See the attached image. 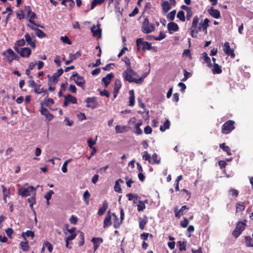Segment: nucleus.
I'll use <instances>...</instances> for the list:
<instances>
[{"mask_svg":"<svg viewBox=\"0 0 253 253\" xmlns=\"http://www.w3.org/2000/svg\"><path fill=\"white\" fill-rule=\"evenodd\" d=\"M210 20L205 18L204 21L199 22V18L197 15L194 17L190 28L191 36L193 38L197 37V34L201 31H203L205 35L208 33L207 28L209 27Z\"/></svg>","mask_w":253,"mask_h":253,"instance_id":"obj_1","label":"nucleus"},{"mask_svg":"<svg viewBox=\"0 0 253 253\" xmlns=\"http://www.w3.org/2000/svg\"><path fill=\"white\" fill-rule=\"evenodd\" d=\"M18 194L22 197H27L31 195H35L36 189L33 186H28V187L20 188L18 190Z\"/></svg>","mask_w":253,"mask_h":253,"instance_id":"obj_2","label":"nucleus"},{"mask_svg":"<svg viewBox=\"0 0 253 253\" xmlns=\"http://www.w3.org/2000/svg\"><path fill=\"white\" fill-rule=\"evenodd\" d=\"M235 122L232 120H228L222 126V132L224 134L230 133L234 128Z\"/></svg>","mask_w":253,"mask_h":253,"instance_id":"obj_3","label":"nucleus"},{"mask_svg":"<svg viewBox=\"0 0 253 253\" xmlns=\"http://www.w3.org/2000/svg\"><path fill=\"white\" fill-rule=\"evenodd\" d=\"M142 31L144 33L148 34L154 30V26L150 24L148 18H145L142 25Z\"/></svg>","mask_w":253,"mask_h":253,"instance_id":"obj_4","label":"nucleus"},{"mask_svg":"<svg viewBox=\"0 0 253 253\" xmlns=\"http://www.w3.org/2000/svg\"><path fill=\"white\" fill-rule=\"evenodd\" d=\"M14 49L22 57H29L31 54V50L28 47H23L20 49L17 46H14Z\"/></svg>","mask_w":253,"mask_h":253,"instance_id":"obj_5","label":"nucleus"},{"mask_svg":"<svg viewBox=\"0 0 253 253\" xmlns=\"http://www.w3.org/2000/svg\"><path fill=\"white\" fill-rule=\"evenodd\" d=\"M70 79L74 80L77 85L83 88L85 83L84 79L83 77L79 76L77 72L73 73L72 76L70 77Z\"/></svg>","mask_w":253,"mask_h":253,"instance_id":"obj_6","label":"nucleus"},{"mask_svg":"<svg viewBox=\"0 0 253 253\" xmlns=\"http://www.w3.org/2000/svg\"><path fill=\"white\" fill-rule=\"evenodd\" d=\"M3 55L8 58L9 63H11L13 60H18V55L11 49L8 48L5 51L3 52Z\"/></svg>","mask_w":253,"mask_h":253,"instance_id":"obj_7","label":"nucleus"},{"mask_svg":"<svg viewBox=\"0 0 253 253\" xmlns=\"http://www.w3.org/2000/svg\"><path fill=\"white\" fill-rule=\"evenodd\" d=\"M245 223L243 222H239L235 230L233 232V235L235 237H238L242 233L243 231L245 229Z\"/></svg>","mask_w":253,"mask_h":253,"instance_id":"obj_8","label":"nucleus"},{"mask_svg":"<svg viewBox=\"0 0 253 253\" xmlns=\"http://www.w3.org/2000/svg\"><path fill=\"white\" fill-rule=\"evenodd\" d=\"M85 102L86 103V107L87 108L94 109L97 106V102L95 97H87L85 99Z\"/></svg>","mask_w":253,"mask_h":253,"instance_id":"obj_9","label":"nucleus"},{"mask_svg":"<svg viewBox=\"0 0 253 253\" xmlns=\"http://www.w3.org/2000/svg\"><path fill=\"white\" fill-rule=\"evenodd\" d=\"M223 51L227 55H230L233 58L235 57L234 50L230 48L229 43L227 42H225L223 45Z\"/></svg>","mask_w":253,"mask_h":253,"instance_id":"obj_10","label":"nucleus"},{"mask_svg":"<svg viewBox=\"0 0 253 253\" xmlns=\"http://www.w3.org/2000/svg\"><path fill=\"white\" fill-rule=\"evenodd\" d=\"M25 41L28 45H30L31 47L35 48L36 47L35 37L31 36L29 34L27 33L25 35Z\"/></svg>","mask_w":253,"mask_h":253,"instance_id":"obj_11","label":"nucleus"},{"mask_svg":"<svg viewBox=\"0 0 253 253\" xmlns=\"http://www.w3.org/2000/svg\"><path fill=\"white\" fill-rule=\"evenodd\" d=\"M123 77L124 80L129 83H135L138 84V81L137 78H133L131 74H127V72L123 73Z\"/></svg>","mask_w":253,"mask_h":253,"instance_id":"obj_12","label":"nucleus"},{"mask_svg":"<svg viewBox=\"0 0 253 253\" xmlns=\"http://www.w3.org/2000/svg\"><path fill=\"white\" fill-rule=\"evenodd\" d=\"M100 24H98L96 26H93L91 28V31L94 37L98 36L99 38H101V30L100 28Z\"/></svg>","mask_w":253,"mask_h":253,"instance_id":"obj_13","label":"nucleus"},{"mask_svg":"<svg viewBox=\"0 0 253 253\" xmlns=\"http://www.w3.org/2000/svg\"><path fill=\"white\" fill-rule=\"evenodd\" d=\"M208 12L211 16L214 18L218 19L221 17L220 11L212 7H211L210 8L208 9Z\"/></svg>","mask_w":253,"mask_h":253,"instance_id":"obj_14","label":"nucleus"},{"mask_svg":"<svg viewBox=\"0 0 253 253\" xmlns=\"http://www.w3.org/2000/svg\"><path fill=\"white\" fill-rule=\"evenodd\" d=\"M112 224L111 222V215L110 211L107 212V215L104 219L103 222V227L104 228H107L110 226Z\"/></svg>","mask_w":253,"mask_h":253,"instance_id":"obj_15","label":"nucleus"},{"mask_svg":"<svg viewBox=\"0 0 253 253\" xmlns=\"http://www.w3.org/2000/svg\"><path fill=\"white\" fill-rule=\"evenodd\" d=\"M34 92L37 94L43 93V96L46 95L47 97L48 95L47 92V90L43 87H42L41 84L37 85V86L34 88Z\"/></svg>","mask_w":253,"mask_h":253,"instance_id":"obj_16","label":"nucleus"},{"mask_svg":"<svg viewBox=\"0 0 253 253\" xmlns=\"http://www.w3.org/2000/svg\"><path fill=\"white\" fill-rule=\"evenodd\" d=\"M168 29L169 33L170 34H172L178 30V26L176 23L173 22H171L168 24Z\"/></svg>","mask_w":253,"mask_h":253,"instance_id":"obj_17","label":"nucleus"},{"mask_svg":"<svg viewBox=\"0 0 253 253\" xmlns=\"http://www.w3.org/2000/svg\"><path fill=\"white\" fill-rule=\"evenodd\" d=\"M63 70L62 68L58 69L57 72L53 74L51 77V79L55 83H56L58 81V78L63 74Z\"/></svg>","mask_w":253,"mask_h":253,"instance_id":"obj_18","label":"nucleus"},{"mask_svg":"<svg viewBox=\"0 0 253 253\" xmlns=\"http://www.w3.org/2000/svg\"><path fill=\"white\" fill-rule=\"evenodd\" d=\"M41 114L44 115L48 121L51 120L53 118V115H52L48 111V110L45 108L41 107Z\"/></svg>","mask_w":253,"mask_h":253,"instance_id":"obj_19","label":"nucleus"},{"mask_svg":"<svg viewBox=\"0 0 253 253\" xmlns=\"http://www.w3.org/2000/svg\"><path fill=\"white\" fill-rule=\"evenodd\" d=\"M161 5L163 7V13L166 15L171 8L170 4L168 1H164L162 3Z\"/></svg>","mask_w":253,"mask_h":253,"instance_id":"obj_20","label":"nucleus"},{"mask_svg":"<svg viewBox=\"0 0 253 253\" xmlns=\"http://www.w3.org/2000/svg\"><path fill=\"white\" fill-rule=\"evenodd\" d=\"M142 122L141 121H139V122L134 124V133H136L138 135H140L142 134V130L140 128V126L142 125Z\"/></svg>","mask_w":253,"mask_h":253,"instance_id":"obj_21","label":"nucleus"},{"mask_svg":"<svg viewBox=\"0 0 253 253\" xmlns=\"http://www.w3.org/2000/svg\"><path fill=\"white\" fill-rule=\"evenodd\" d=\"M123 183H124V181L121 179H119L116 181L114 186V190L116 192L119 193H122V190L121 189L120 184Z\"/></svg>","mask_w":253,"mask_h":253,"instance_id":"obj_22","label":"nucleus"},{"mask_svg":"<svg viewBox=\"0 0 253 253\" xmlns=\"http://www.w3.org/2000/svg\"><path fill=\"white\" fill-rule=\"evenodd\" d=\"M91 241L93 243V248L94 251H96L99 246L100 243L103 242V240L101 238H93Z\"/></svg>","mask_w":253,"mask_h":253,"instance_id":"obj_23","label":"nucleus"},{"mask_svg":"<svg viewBox=\"0 0 253 253\" xmlns=\"http://www.w3.org/2000/svg\"><path fill=\"white\" fill-rule=\"evenodd\" d=\"M161 162L160 158L158 157V156L156 153H154L151 157V160H150V163L154 164H159Z\"/></svg>","mask_w":253,"mask_h":253,"instance_id":"obj_24","label":"nucleus"},{"mask_svg":"<svg viewBox=\"0 0 253 253\" xmlns=\"http://www.w3.org/2000/svg\"><path fill=\"white\" fill-rule=\"evenodd\" d=\"M113 77V74L112 73H110L108 74L106 77L102 78V81L104 83L105 87L108 86Z\"/></svg>","mask_w":253,"mask_h":253,"instance_id":"obj_25","label":"nucleus"},{"mask_svg":"<svg viewBox=\"0 0 253 253\" xmlns=\"http://www.w3.org/2000/svg\"><path fill=\"white\" fill-rule=\"evenodd\" d=\"M108 207V203L106 201H104L103 202V205L101 208L99 209V210L98 211V214L99 215H102L104 214V213L105 212V211L107 210V208Z\"/></svg>","mask_w":253,"mask_h":253,"instance_id":"obj_26","label":"nucleus"},{"mask_svg":"<svg viewBox=\"0 0 253 253\" xmlns=\"http://www.w3.org/2000/svg\"><path fill=\"white\" fill-rule=\"evenodd\" d=\"M138 220L139 228L143 230L144 228L145 225L147 223V217L145 216L144 218L139 217Z\"/></svg>","mask_w":253,"mask_h":253,"instance_id":"obj_27","label":"nucleus"},{"mask_svg":"<svg viewBox=\"0 0 253 253\" xmlns=\"http://www.w3.org/2000/svg\"><path fill=\"white\" fill-rule=\"evenodd\" d=\"M129 105L133 106L134 105L135 99H134V93L133 89L129 90Z\"/></svg>","mask_w":253,"mask_h":253,"instance_id":"obj_28","label":"nucleus"},{"mask_svg":"<svg viewBox=\"0 0 253 253\" xmlns=\"http://www.w3.org/2000/svg\"><path fill=\"white\" fill-rule=\"evenodd\" d=\"M219 147L222 149L224 151L227 153L228 155H231V149L228 146L225 145V143H222L219 145Z\"/></svg>","mask_w":253,"mask_h":253,"instance_id":"obj_29","label":"nucleus"},{"mask_svg":"<svg viewBox=\"0 0 253 253\" xmlns=\"http://www.w3.org/2000/svg\"><path fill=\"white\" fill-rule=\"evenodd\" d=\"M213 74H220L222 72V70L220 66L216 63H214L213 67L212 69Z\"/></svg>","mask_w":253,"mask_h":253,"instance_id":"obj_30","label":"nucleus"},{"mask_svg":"<svg viewBox=\"0 0 253 253\" xmlns=\"http://www.w3.org/2000/svg\"><path fill=\"white\" fill-rule=\"evenodd\" d=\"M246 245L247 247H253V239L251 236H246L245 237Z\"/></svg>","mask_w":253,"mask_h":253,"instance_id":"obj_31","label":"nucleus"},{"mask_svg":"<svg viewBox=\"0 0 253 253\" xmlns=\"http://www.w3.org/2000/svg\"><path fill=\"white\" fill-rule=\"evenodd\" d=\"M170 123L169 120H167L163 125L160 126V129L161 131H165L166 129L169 128Z\"/></svg>","mask_w":253,"mask_h":253,"instance_id":"obj_32","label":"nucleus"},{"mask_svg":"<svg viewBox=\"0 0 253 253\" xmlns=\"http://www.w3.org/2000/svg\"><path fill=\"white\" fill-rule=\"evenodd\" d=\"M202 55L205 61L207 63L208 66L210 67H211L212 64L211 63V58L208 56V54L204 52L203 53Z\"/></svg>","mask_w":253,"mask_h":253,"instance_id":"obj_33","label":"nucleus"},{"mask_svg":"<svg viewBox=\"0 0 253 253\" xmlns=\"http://www.w3.org/2000/svg\"><path fill=\"white\" fill-rule=\"evenodd\" d=\"M126 126H119L117 125L115 127V130L117 133H122L126 131Z\"/></svg>","mask_w":253,"mask_h":253,"instance_id":"obj_34","label":"nucleus"},{"mask_svg":"<svg viewBox=\"0 0 253 253\" xmlns=\"http://www.w3.org/2000/svg\"><path fill=\"white\" fill-rule=\"evenodd\" d=\"M1 187L2 189V193H3V201L4 203H6L7 201V197L8 196L9 192L7 190L6 188L4 185H1Z\"/></svg>","mask_w":253,"mask_h":253,"instance_id":"obj_35","label":"nucleus"},{"mask_svg":"<svg viewBox=\"0 0 253 253\" xmlns=\"http://www.w3.org/2000/svg\"><path fill=\"white\" fill-rule=\"evenodd\" d=\"M147 200H146L145 201H139V203L137 205V210L139 211H142L144 209H145L146 207L145 205V203H147Z\"/></svg>","mask_w":253,"mask_h":253,"instance_id":"obj_36","label":"nucleus"},{"mask_svg":"<svg viewBox=\"0 0 253 253\" xmlns=\"http://www.w3.org/2000/svg\"><path fill=\"white\" fill-rule=\"evenodd\" d=\"M65 98L66 99V100L68 101L69 103L70 102L73 104L77 103L76 98L70 94H68V95L65 96Z\"/></svg>","mask_w":253,"mask_h":253,"instance_id":"obj_37","label":"nucleus"},{"mask_svg":"<svg viewBox=\"0 0 253 253\" xmlns=\"http://www.w3.org/2000/svg\"><path fill=\"white\" fill-rule=\"evenodd\" d=\"M22 236L25 238L26 237H31L32 239L34 237V233L31 230H28L22 234Z\"/></svg>","mask_w":253,"mask_h":253,"instance_id":"obj_38","label":"nucleus"},{"mask_svg":"<svg viewBox=\"0 0 253 253\" xmlns=\"http://www.w3.org/2000/svg\"><path fill=\"white\" fill-rule=\"evenodd\" d=\"M177 18L181 21L184 22L185 21V16L184 11L182 10L179 11L177 14Z\"/></svg>","mask_w":253,"mask_h":253,"instance_id":"obj_39","label":"nucleus"},{"mask_svg":"<svg viewBox=\"0 0 253 253\" xmlns=\"http://www.w3.org/2000/svg\"><path fill=\"white\" fill-rule=\"evenodd\" d=\"M20 246L21 247V249L23 251H27L30 247L28 245V241H26V242H21L20 244Z\"/></svg>","mask_w":253,"mask_h":253,"instance_id":"obj_40","label":"nucleus"},{"mask_svg":"<svg viewBox=\"0 0 253 253\" xmlns=\"http://www.w3.org/2000/svg\"><path fill=\"white\" fill-rule=\"evenodd\" d=\"M72 161V159H68L66 161H65L63 165H62V171L64 172V173H66L67 172V166L68 164V163L69 162H70L71 161Z\"/></svg>","mask_w":253,"mask_h":253,"instance_id":"obj_41","label":"nucleus"},{"mask_svg":"<svg viewBox=\"0 0 253 253\" xmlns=\"http://www.w3.org/2000/svg\"><path fill=\"white\" fill-rule=\"evenodd\" d=\"M35 32L36 36L40 38H43L46 36V35L40 29L37 28Z\"/></svg>","mask_w":253,"mask_h":253,"instance_id":"obj_42","label":"nucleus"},{"mask_svg":"<svg viewBox=\"0 0 253 253\" xmlns=\"http://www.w3.org/2000/svg\"><path fill=\"white\" fill-rule=\"evenodd\" d=\"M176 14V10H173L170 11L167 15V18L170 21L174 19Z\"/></svg>","mask_w":253,"mask_h":253,"instance_id":"obj_43","label":"nucleus"},{"mask_svg":"<svg viewBox=\"0 0 253 253\" xmlns=\"http://www.w3.org/2000/svg\"><path fill=\"white\" fill-rule=\"evenodd\" d=\"M79 238L80 239V241L79 243V245L80 246H83L84 243V234L82 232H80V234L79 235Z\"/></svg>","mask_w":253,"mask_h":253,"instance_id":"obj_44","label":"nucleus"},{"mask_svg":"<svg viewBox=\"0 0 253 253\" xmlns=\"http://www.w3.org/2000/svg\"><path fill=\"white\" fill-rule=\"evenodd\" d=\"M113 216L115 217L114 218V227L115 228H118L120 226L121 222H119V220L116 215L113 213L112 214Z\"/></svg>","mask_w":253,"mask_h":253,"instance_id":"obj_45","label":"nucleus"},{"mask_svg":"<svg viewBox=\"0 0 253 253\" xmlns=\"http://www.w3.org/2000/svg\"><path fill=\"white\" fill-rule=\"evenodd\" d=\"M28 202L30 204V207L32 210H33V206L36 203V199L35 197H32L28 199Z\"/></svg>","mask_w":253,"mask_h":253,"instance_id":"obj_46","label":"nucleus"},{"mask_svg":"<svg viewBox=\"0 0 253 253\" xmlns=\"http://www.w3.org/2000/svg\"><path fill=\"white\" fill-rule=\"evenodd\" d=\"M152 48L151 44L149 42H145L142 46V49L143 50H150Z\"/></svg>","mask_w":253,"mask_h":253,"instance_id":"obj_47","label":"nucleus"},{"mask_svg":"<svg viewBox=\"0 0 253 253\" xmlns=\"http://www.w3.org/2000/svg\"><path fill=\"white\" fill-rule=\"evenodd\" d=\"M145 42H144L142 38H139L136 40V45L138 50H140L141 47L143 45Z\"/></svg>","mask_w":253,"mask_h":253,"instance_id":"obj_48","label":"nucleus"},{"mask_svg":"<svg viewBox=\"0 0 253 253\" xmlns=\"http://www.w3.org/2000/svg\"><path fill=\"white\" fill-rule=\"evenodd\" d=\"M46 248L49 252L51 253L53 250L52 246L49 242H45L43 244V249Z\"/></svg>","mask_w":253,"mask_h":253,"instance_id":"obj_49","label":"nucleus"},{"mask_svg":"<svg viewBox=\"0 0 253 253\" xmlns=\"http://www.w3.org/2000/svg\"><path fill=\"white\" fill-rule=\"evenodd\" d=\"M54 103V100L51 98H46L44 100V104L48 107Z\"/></svg>","mask_w":253,"mask_h":253,"instance_id":"obj_50","label":"nucleus"},{"mask_svg":"<svg viewBox=\"0 0 253 253\" xmlns=\"http://www.w3.org/2000/svg\"><path fill=\"white\" fill-rule=\"evenodd\" d=\"M81 56V53L79 51L77 52L75 54L70 53L69 55V58L71 59V60H75L77 57Z\"/></svg>","mask_w":253,"mask_h":253,"instance_id":"obj_51","label":"nucleus"},{"mask_svg":"<svg viewBox=\"0 0 253 253\" xmlns=\"http://www.w3.org/2000/svg\"><path fill=\"white\" fill-rule=\"evenodd\" d=\"M27 26L32 30L36 31L38 27H40L42 28V26H41L37 24L36 23L27 24Z\"/></svg>","mask_w":253,"mask_h":253,"instance_id":"obj_52","label":"nucleus"},{"mask_svg":"<svg viewBox=\"0 0 253 253\" xmlns=\"http://www.w3.org/2000/svg\"><path fill=\"white\" fill-rule=\"evenodd\" d=\"M129 201H132L134 199H138V196L136 194L129 193L126 195Z\"/></svg>","mask_w":253,"mask_h":253,"instance_id":"obj_53","label":"nucleus"},{"mask_svg":"<svg viewBox=\"0 0 253 253\" xmlns=\"http://www.w3.org/2000/svg\"><path fill=\"white\" fill-rule=\"evenodd\" d=\"M189 224V221L188 220L184 217L183 220L181 221L180 222V226L182 227L183 228H186Z\"/></svg>","mask_w":253,"mask_h":253,"instance_id":"obj_54","label":"nucleus"},{"mask_svg":"<svg viewBox=\"0 0 253 253\" xmlns=\"http://www.w3.org/2000/svg\"><path fill=\"white\" fill-rule=\"evenodd\" d=\"M142 158L145 161H148L150 163V160H151V156L149 154L147 151H144L142 155Z\"/></svg>","mask_w":253,"mask_h":253,"instance_id":"obj_55","label":"nucleus"},{"mask_svg":"<svg viewBox=\"0 0 253 253\" xmlns=\"http://www.w3.org/2000/svg\"><path fill=\"white\" fill-rule=\"evenodd\" d=\"M25 44V41L24 39H21L16 42L14 46H22Z\"/></svg>","mask_w":253,"mask_h":253,"instance_id":"obj_56","label":"nucleus"},{"mask_svg":"<svg viewBox=\"0 0 253 253\" xmlns=\"http://www.w3.org/2000/svg\"><path fill=\"white\" fill-rule=\"evenodd\" d=\"M149 73V71L145 72L143 74L141 78H138L137 80H140V81H138V84H142L144 79L148 76Z\"/></svg>","mask_w":253,"mask_h":253,"instance_id":"obj_57","label":"nucleus"},{"mask_svg":"<svg viewBox=\"0 0 253 253\" xmlns=\"http://www.w3.org/2000/svg\"><path fill=\"white\" fill-rule=\"evenodd\" d=\"M228 192L230 195L235 197H237L239 194L238 191L235 189H230Z\"/></svg>","mask_w":253,"mask_h":253,"instance_id":"obj_58","label":"nucleus"},{"mask_svg":"<svg viewBox=\"0 0 253 253\" xmlns=\"http://www.w3.org/2000/svg\"><path fill=\"white\" fill-rule=\"evenodd\" d=\"M237 211L239 210L240 211H243L245 209V207L243 203L238 202L236 204Z\"/></svg>","mask_w":253,"mask_h":253,"instance_id":"obj_59","label":"nucleus"},{"mask_svg":"<svg viewBox=\"0 0 253 253\" xmlns=\"http://www.w3.org/2000/svg\"><path fill=\"white\" fill-rule=\"evenodd\" d=\"M69 221L71 223L74 224V225L76 224L78 222V218H77V217L72 215L70 217V218L69 219Z\"/></svg>","mask_w":253,"mask_h":253,"instance_id":"obj_60","label":"nucleus"},{"mask_svg":"<svg viewBox=\"0 0 253 253\" xmlns=\"http://www.w3.org/2000/svg\"><path fill=\"white\" fill-rule=\"evenodd\" d=\"M53 194H54L53 191L52 190H50L48 193H47L44 195V197L48 201L51 199V196Z\"/></svg>","mask_w":253,"mask_h":253,"instance_id":"obj_61","label":"nucleus"},{"mask_svg":"<svg viewBox=\"0 0 253 253\" xmlns=\"http://www.w3.org/2000/svg\"><path fill=\"white\" fill-rule=\"evenodd\" d=\"M60 40L64 43H67L68 44H71V42L70 41L69 38L67 36L61 37Z\"/></svg>","mask_w":253,"mask_h":253,"instance_id":"obj_62","label":"nucleus"},{"mask_svg":"<svg viewBox=\"0 0 253 253\" xmlns=\"http://www.w3.org/2000/svg\"><path fill=\"white\" fill-rule=\"evenodd\" d=\"M77 236V234H70L69 236H66L65 240L72 241L74 240Z\"/></svg>","mask_w":253,"mask_h":253,"instance_id":"obj_63","label":"nucleus"},{"mask_svg":"<svg viewBox=\"0 0 253 253\" xmlns=\"http://www.w3.org/2000/svg\"><path fill=\"white\" fill-rule=\"evenodd\" d=\"M121 86H122V84H121L120 81L119 80H116L115 81V85L114 89H116V90H120Z\"/></svg>","mask_w":253,"mask_h":253,"instance_id":"obj_64","label":"nucleus"}]
</instances>
